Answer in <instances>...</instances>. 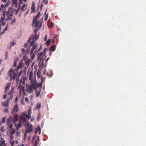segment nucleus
<instances>
[{"mask_svg":"<svg viewBox=\"0 0 146 146\" xmlns=\"http://www.w3.org/2000/svg\"><path fill=\"white\" fill-rule=\"evenodd\" d=\"M40 13V12L39 11L37 15L35 16L33 18V25H34V27H36L38 25H39L38 27L36 28L34 30V33L36 34V32L37 31L40 29L42 26V24H40V22L38 20V19L39 18Z\"/></svg>","mask_w":146,"mask_h":146,"instance_id":"obj_1","label":"nucleus"},{"mask_svg":"<svg viewBox=\"0 0 146 146\" xmlns=\"http://www.w3.org/2000/svg\"><path fill=\"white\" fill-rule=\"evenodd\" d=\"M38 86L37 82H32V83H31L27 87L26 91L29 94H32L33 92V88L34 90H36L38 88Z\"/></svg>","mask_w":146,"mask_h":146,"instance_id":"obj_2","label":"nucleus"},{"mask_svg":"<svg viewBox=\"0 0 146 146\" xmlns=\"http://www.w3.org/2000/svg\"><path fill=\"white\" fill-rule=\"evenodd\" d=\"M39 37L38 35L36 34L35 35H31L29 39L27 40L28 43H30V46H33L35 44V41Z\"/></svg>","mask_w":146,"mask_h":146,"instance_id":"obj_3","label":"nucleus"},{"mask_svg":"<svg viewBox=\"0 0 146 146\" xmlns=\"http://www.w3.org/2000/svg\"><path fill=\"white\" fill-rule=\"evenodd\" d=\"M35 45L33 46V47L31 48L30 52V54L31 55H32V58L33 56V57L35 55H36L37 53L38 52H39L42 48V45L41 44L39 48V49L38 50L36 49V48L38 47V44L37 43H36L34 44Z\"/></svg>","mask_w":146,"mask_h":146,"instance_id":"obj_4","label":"nucleus"},{"mask_svg":"<svg viewBox=\"0 0 146 146\" xmlns=\"http://www.w3.org/2000/svg\"><path fill=\"white\" fill-rule=\"evenodd\" d=\"M16 70H14L12 68H11L8 71L7 74L10 76L11 80H15L17 75V73L15 72Z\"/></svg>","mask_w":146,"mask_h":146,"instance_id":"obj_5","label":"nucleus"},{"mask_svg":"<svg viewBox=\"0 0 146 146\" xmlns=\"http://www.w3.org/2000/svg\"><path fill=\"white\" fill-rule=\"evenodd\" d=\"M25 125L26 126V128L25 133H30L32 131V126L31 125H30L29 123H28L27 124H25Z\"/></svg>","mask_w":146,"mask_h":146,"instance_id":"obj_6","label":"nucleus"},{"mask_svg":"<svg viewBox=\"0 0 146 146\" xmlns=\"http://www.w3.org/2000/svg\"><path fill=\"white\" fill-rule=\"evenodd\" d=\"M21 81L20 82V84L18 87L17 88L18 89H19V93L20 94H21L22 92H23L24 94H25V87L24 86L21 85Z\"/></svg>","mask_w":146,"mask_h":146,"instance_id":"obj_7","label":"nucleus"},{"mask_svg":"<svg viewBox=\"0 0 146 146\" xmlns=\"http://www.w3.org/2000/svg\"><path fill=\"white\" fill-rule=\"evenodd\" d=\"M5 13V15H6L7 16V19H5V17H4V20L5 21H7L8 20L9 21L11 20L12 18V17H10V13H9V10L7 11H4L3 13Z\"/></svg>","mask_w":146,"mask_h":146,"instance_id":"obj_8","label":"nucleus"},{"mask_svg":"<svg viewBox=\"0 0 146 146\" xmlns=\"http://www.w3.org/2000/svg\"><path fill=\"white\" fill-rule=\"evenodd\" d=\"M2 15L3 17L1 18L0 20V26H1V25L4 26L5 24V22L3 21V20H4V17H5V13H3Z\"/></svg>","mask_w":146,"mask_h":146,"instance_id":"obj_9","label":"nucleus"},{"mask_svg":"<svg viewBox=\"0 0 146 146\" xmlns=\"http://www.w3.org/2000/svg\"><path fill=\"white\" fill-rule=\"evenodd\" d=\"M29 80L31 81V83H32V82H37L36 80H33V72L32 71H31L29 73Z\"/></svg>","mask_w":146,"mask_h":146,"instance_id":"obj_10","label":"nucleus"},{"mask_svg":"<svg viewBox=\"0 0 146 146\" xmlns=\"http://www.w3.org/2000/svg\"><path fill=\"white\" fill-rule=\"evenodd\" d=\"M24 116L22 114L21 115L19 116L20 119L21 120L24 122H26L27 121V118Z\"/></svg>","mask_w":146,"mask_h":146,"instance_id":"obj_11","label":"nucleus"},{"mask_svg":"<svg viewBox=\"0 0 146 146\" xmlns=\"http://www.w3.org/2000/svg\"><path fill=\"white\" fill-rule=\"evenodd\" d=\"M19 111V109L18 106L16 104L14 106L13 109L12 111V114H13L14 112H17Z\"/></svg>","mask_w":146,"mask_h":146,"instance_id":"obj_12","label":"nucleus"},{"mask_svg":"<svg viewBox=\"0 0 146 146\" xmlns=\"http://www.w3.org/2000/svg\"><path fill=\"white\" fill-rule=\"evenodd\" d=\"M8 10L9 11V13H10V17H12L14 12L15 11V9H12L9 7L8 9Z\"/></svg>","mask_w":146,"mask_h":146,"instance_id":"obj_13","label":"nucleus"},{"mask_svg":"<svg viewBox=\"0 0 146 146\" xmlns=\"http://www.w3.org/2000/svg\"><path fill=\"white\" fill-rule=\"evenodd\" d=\"M26 5L25 3H24L23 5L22 6L21 8V13H20L19 16H20L21 13L22 11H25L26 9V8H25Z\"/></svg>","mask_w":146,"mask_h":146,"instance_id":"obj_14","label":"nucleus"},{"mask_svg":"<svg viewBox=\"0 0 146 146\" xmlns=\"http://www.w3.org/2000/svg\"><path fill=\"white\" fill-rule=\"evenodd\" d=\"M9 101L7 100L5 101L4 103L3 104V106L5 107H7L9 106Z\"/></svg>","mask_w":146,"mask_h":146,"instance_id":"obj_15","label":"nucleus"},{"mask_svg":"<svg viewBox=\"0 0 146 146\" xmlns=\"http://www.w3.org/2000/svg\"><path fill=\"white\" fill-rule=\"evenodd\" d=\"M56 46L55 44L51 46L49 48V51L50 52L52 51V52L56 50Z\"/></svg>","mask_w":146,"mask_h":146,"instance_id":"obj_16","label":"nucleus"},{"mask_svg":"<svg viewBox=\"0 0 146 146\" xmlns=\"http://www.w3.org/2000/svg\"><path fill=\"white\" fill-rule=\"evenodd\" d=\"M12 117L11 116H10L9 117L7 118V120L6 121V123L7 125H8L9 123H10L12 121Z\"/></svg>","mask_w":146,"mask_h":146,"instance_id":"obj_17","label":"nucleus"},{"mask_svg":"<svg viewBox=\"0 0 146 146\" xmlns=\"http://www.w3.org/2000/svg\"><path fill=\"white\" fill-rule=\"evenodd\" d=\"M31 12H35V7L34 1H33L31 7Z\"/></svg>","mask_w":146,"mask_h":146,"instance_id":"obj_18","label":"nucleus"},{"mask_svg":"<svg viewBox=\"0 0 146 146\" xmlns=\"http://www.w3.org/2000/svg\"><path fill=\"white\" fill-rule=\"evenodd\" d=\"M22 63L21 62H19V64L18 65L17 67V70H16L17 72H18V70H19L21 68H22Z\"/></svg>","mask_w":146,"mask_h":146,"instance_id":"obj_19","label":"nucleus"},{"mask_svg":"<svg viewBox=\"0 0 146 146\" xmlns=\"http://www.w3.org/2000/svg\"><path fill=\"white\" fill-rule=\"evenodd\" d=\"M11 84V83L10 82H8L7 83V85L5 88V91H8L10 88Z\"/></svg>","mask_w":146,"mask_h":146,"instance_id":"obj_20","label":"nucleus"},{"mask_svg":"<svg viewBox=\"0 0 146 146\" xmlns=\"http://www.w3.org/2000/svg\"><path fill=\"white\" fill-rule=\"evenodd\" d=\"M22 114L24 115V116L27 118L28 119H29L31 117V115H29V114H27V112L26 111L24 113Z\"/></svg>","mask_w":146,"mask_h":146,"instance_id":"obj_21","label":"nucleus"},{"mask_svg":"<svg viewBox=\"0 0 146 146\" xmlns=\"http://www.w3.org/2000/svg\"><path fill=\"white\" fill-rule=\"evenodd\" d=\"M35 91L36 93V97H38L40 95L41 89L37 91V90H36Z\"/></svg>","mask_w":146,"mask_h":146,"instance_id":"obj_22","label":"nucleus"},{"mask_svg":"<svg viewBox=\"0 0 146 146\" xmlns=\"http://www.w3.org/2000/svg\"><path fill=\"white\" fill-rule=\"evenodd\" d=\"M14 87H13L11 88V91H9V95H10V94L13 95V94L14 92Z\"/></svg>","mask_w":146,"mask_h":146,"instance_id":"obj_23","label":"nucleus"},{"mask_svg":"<svg viewBox=\"0 0 146 146\" xmlns=\"http://www.w3.org/2000/svg\"><path fill=\"white\" fill-rule=\"evenodd\" d=\"M39 136H38L37 140H36L35 142L34 146H37L38 145L39 143Z\"/></svg>","mask_w":146,"mask_h":146,"instance_id":"obj_24","label":"nucleus"},{"mask_svg":"<svg viewBox=\"0 0 146 146\" xmlns=\"http://www.w3.org/2000/svg\"><path fill=\"white\" fill-rule=\"evenodd\" d=\"M46 74L49 76L52 77L53 74V73L51 70H50L49 72L46 73Z\"/></svg>","mask_w":146,"mask_h":146,"instance_id":"obj_25","label":"nucleus"},{"mask_svg":"<svg viewBox=\"0 0 146 146\" xmlns=\"http://www.w3.org/2000/svg\"><path fill=\"white\" fill-rule=\"evenodd\" d=\"M41 104L40 103L38 102L36 105V107L35 108V109H37L39 110L41 107Z\"/></svg>","mask_w":146,"mask_h":146,"instance_id":"obj_26","label":"nucleus"},{"mask_svg":"<svg viewBox=\"0 0 146 146\" xmlns=\"http://www.w3.org/2000/svg\"><path fill=\"white\" fill-rule=\"evenodd\" d=\"M22 127L21 124L20 122L17 124L16 125V128L17 130H18L19 129V128L21 127Z\"/></svg>","mask_w":146,"mask_h":146,"instance_id":"obj_27","label":"nucleus"},{"mask_svg":"<svg viewBox=\"0 0 146 146\" xmlns=\"http://www.w3.org/2000/svg\"><path fill=\"white\" fill-rule=\"evenodd\" d=\"M0 143L3 144V145L5 144V141L4 140V138L1 137L0 139Z\"/></svg>","mask_w":146,"mask_h":146,"instance_id":"obj_28","label":"nucleus"},{"mask_svg":"<svg viewBox=\"0 0 146 146\" xmlns=\"http://www.w3.org/2000/svg\"><path fill=\"white\" fill-rule=\"evenodd\" d=\"M42 58H41L40 60V62H41V61H42V62L40 66V68H41V69H42L44 66V63L43 62V59H42Z\"/></svg>","mask_w":146,"mask_h":146,"instance_id":"obj_29","label":"nucleus"},{"mask_svg":"<svg viewBox=\"0 0 146 146\" xmlns=\"http://www.w3.org/2000/svg\"><path fill=\"white\" fill-rule=\"evenodd\" d=\"M51 42V40L50 39H49L46 41V42L45 43V44L47 46H48L50 45V42Z\"/></svg>","mask_w":146,"mask_h":146,"instance_id":"obj_30","label":"nucleus"},{"mask_svg":"<svg viewBox=\"0 0 146 146\" xmlns=\"http://www.w3.org/2000/svg\"><path fill=\"white\" fill-rule=\"evenodd\" d=\"M43 54V52H40L38 54V59H39L41 57V56H42Z\"/></svg>","mask_w":146,"mask_h":146,"instance_id":"obj_31","label":"nucleus"},{"mask_svg":"<svg viewBox=\"0 0 146 146\" xmlns=\"http://www.w3.org/2000/svg\"><path fill=\"white\" fill-rule=\"evenodd\" d=\"M11 130L10 131V133L11 134L13 135L14 134L15 132V129L13 128H12L11 129H10Z\"/></svg>","mask_w":146,"mask_h":146,"instance_id":"obj_32","label":"nucleus"},{"mask_svg":"<svg viewBox=\"0 0 146 146\" xmlns=\"http://www.w3.org/2000/svg\"><path fill=\"white\" fill-rule=\"evenodd\" d=\"M43 83L42 82H40L38 84V87H39V90H41L42 87V84Z\"/></svg>","mask_w":146,"mask_h":146,"instance_id":"obj_33","label":"nucleus"},{"mask_svg":"<svg viewBox=\"0 0 146 146\" xmlns=\"http://www.w3.org/2000/svg\"><path fill=\"white\" fill-rule=\"evenodd\" d=\"M10 96L9 97H8L7 98V100H8L9 101L12 99L13 98V95L10 94Z\"/></svg>","mask_w":146,"mask_h":146,"instance_id":"obj_34","label":"nucleus"},{"mask_svg":"<svg viewBox=\"0 0 146 146\" xmlns=\"http://www.w3.org/2000/svg\"><path fill=\"white\" fill-rule=\"evenodd\" d=\"M21 81V85L24 86L25 84V78H23L22 81H21Z\"/></svg>","mask_w":146,"mask_h":146,"instance_id":"obj_35","label":"nucleus"},{"mask_svg":"<svg viewBox=\"0 0 146 146\" xmlns=\"http://www.w3.org/2000/svg\"><path fill=\"white\" fill-rule=\"evenodd\" d=\"M18 60H15L14 62V64L13 66V67H15L17 66V63L18 61Z\"/></svg>","mask_w":146,"mask_h":146,"instance_id":"obj_36","label":"nucleus"},{"mask_svg":"<svg viewBox=\"0 0 146 146\" xmlns=\"http://www.w3.org/2000/svg\"><path fill=\"white\" fill-rule=\"evenodd\" d=\"M30 62V59H29L28 61H26L25 62V64L27 66H28L29 63Z\"/></svg>","mask_w":146,"mask_h":146,"instance_id":"obj_37","label":"nucleus"},{"mask_svg":"<svg viewBox=\"0 0 146 146\" xmlns=\"http://www.w3.org/2000/svg\"><path fill=\"white\" fill-rule=\"evenodd\" d=\"M20 5L19 6L17 9L16 10H15V11H16V15H17L18 14V12H19V11L20 9Z\"/></svg>","mask_w":146,"mask_h":146,"instance_id":"obj_38","label":"nucleus"},{"mask_svg":"<svg viewBox=\"0 0 146 146\" xmlns=\"http://www.w3.org/2000/svg\"><path fill=\"white\" fill-rule=\"evenodd\" d=\"M7 125L9 127V128L10 129L12 128L13 125L12 123H9V125Z\"/></svg>","mask_w":146,"mask_h":146,"instance_id":"obj_39","label":"nucleus"},{"mask_svg":"<svg viewBox=\"0 0 146 146\" xmlns=\"http://www.w3.org/2000/svg\"><path fill=\"white\" fill-rule=\"evenodd\" d=\"M12 121H13V122L14 123H15L17 121V119L16 118L13 117V119L12 118Z\"/></svg>","mask_w":146,"mask_h":146,"instance_id":"obj_40","label":"nucleus"},{"mask_svg":"<svg viewBox=\"0 0 146 146\" xmlns=\"http://www.w3.org/2000/svg\"><path fill=\"white\" fill-rule=\"evenodd\" d=\"M16 44V42H13L12 43H10L9 44L10 47L11 48L12 46H13Z\"/></svg>","mask_w":146,"mask_h":146,"instance_id":"obj_41","label":"nucleus"},{"mask_svg":"<svg viewBox=\"0 0 146 146\" xmlns=\"http://www.w3.org/2000/svg\"><path fill=\"white\" fill-rule=\"evenodd\" d=\"M7 26H8V25H7L6 27L5 28V29H4L3 30V32L2 33H1V35L3 34L4 33H5V31L7 30Z\"/></svg>","mask_w":146,"mask_h":146,"instance_id":"obj_42","label":"nucleus"},{"mask_svg":"<svg viewBox=\"0 0 146 146\" xmlns=\"http://www.w3.org/2000/svg\"><path fill=\"white\" fill-rule=\"evenodd\" d=\"M40 117V113H38L37 116V121H39Z\"/></svg>","mask_w":146,"mask_h":146,"instance_id":"obj_43","label":"nucleus"},{"mask_svg":"<svg viewBox=\"0 0 146 146\" xmlns=\"http://www.w3.org/2000/svg\"><path fill=\"white\" fill-rule=\"evenodd\" d=\"M8 54V52L7 51L6 52L5 55V60H6L7 59V58Z\"/></svg>","mask_w":146,"mask_h":146,"instance_id":"obj_44","label":"nucleus"},{"mask_svg":"<svg viewBox=\"0 0 146 146\" xmlns=\"http://www.w3.org/2000/svg\"><path fill=\"white\" fill-rule=\"evenodd\" d=\"M43 2L45 4H47L48 3V0H43Z\"/></svg>","mask_w":146,"mask_h":146,"instance_id":"obj_45","label":"nucleus"},{"mask_svg":"<svg viewBox=\"0 0 146 146\" xmlns=\"http://www.w3.org/2000/svg\"><path fill=\"white\" fill-rule=\"evenodd\" d=\"M37 76L39 78H40L41 76L40 75V73L39 72H38L37 74Z\"/></svg>","mask_w":146,"mask_h":146,"instance_id":"obj_46","label":"nucleus"},{"mask_svg":"<svg viewBox=\"0 0 146 146\" xmlns=\"http://www.w3.org/2000/svg\"><path fill=\"white\" fill-rule=\"evenodd\" d=\"M43 56H42L41 58H42V59H43V60L44 59H45L46 57V55L45 53H43Z\"/></svg>","mask_w":146,"mask_h":146,"instance_id":"obj_47","label":"nucleus"},{"mask_svg":"<svg viewBox=\"0 0 146 146\" xmlns=\"http://www.w3.org/2000/svg\"><path fill=\"white\" fill-rule=\"evenodd\" d=\"M37 129L38 131H39V134H40V133L41 132V129L40 128V127L39 126H38L37 127Z\"/></svg>","mask_w":146,"mask_h":146,"instance_id":"obj_48","label":"nucleus"},{"mask_svg":"<svg viewBox=\"0 0 146 146\" xmlns=\"http://www.w3.org/2000/svg\"><path fill=\"white\" fill-rule=\"evenodd\" d=\"M45 78L43 77H42L41 78V82L42 83H43L44 81L45 80Z\"/></svg>","mask_w":146,"mask_h":146,"instance_id":"obj_49","label":"nucleus"},{"mask_svg":"<svg viewBox=\"0 0 146 146\" xmlns=\"http://www.w3.org/2000/svg\"><path fill=\"white\" fill-rule=\"evenodd\" d=\"M28 114L30 115H31V109H29L28 111Z\"/></svg>","mask_w":146,"mask_h":146,"instance_id":"obj_50","label":"nucleus"},{"mask_svg":"<svg viewBox=\"0 0 146 146\" xmlns=\"http://www.w3.org/2000/svg\"><path fill=\"white\" fill-rule=\"evenodd\" d=\"M6 118L5 117H3L2 119V122L3 123H4L5 121Z\"/></svg>","mask_w":146,"mask_h":146,"instance_id":"obj_51","label":"nucleus"},{"mask_svg":"<svg viewBox=\"0 0 146 146\" xmlns=\"http://www.w3.org/2000/svg\"><path fill=\"white\" fill-rule=\"evenodd\" d=\"M14 117H13L16 118L17 119L18 118V115L17 114H14Z\"/></svg>","mask_w":146,"mask_h":146,"instance_id":"obj_52","label":"nucleus"},{"mask_svg":"<svg viewBox=\"0 0 146 146\" xmlns=\"http://www.w3.org/2000/svg\"><path fill=\"white\" fill-rule=\"evenodd\" d=\"M25 102H27V103H28L29 102V100L28 99V98L27 97H26L25 98Z\"/></svg>","mask_w":146,"mask_h":146,"instance_id":"obj_53","label":"nucleus"},{"mask_svg":"<svg viewBox=\"0 0 146 146\" xmlns=\"http://www.w3.org/2000/svg\"><path fill=\"white\" fill-rule=\"evenodd\" d=\"M7 94H5L3 96V98L4 99H5L7 98Z\"/></svg>","mask_w":146,"mask_h":146,"instance_id":"obj_54","label":"nucleus"},{"mask_svg":"<svg viewBox=\"0 0 146 146\" xmlns=\"http://www.w3.org/2000/svg\"><path fill=\"white\" fill-rule=\"evenodd\" d=\"M15 21H16V19L15 18L12 20V22H11V24L14 23L15 22Z\"/></svg>","mask_w":146,"mask_h":146,"instance_id":"obj_55","label":"nucleus"},{"mask_svg":"<svg viewBox=\"0 0 146 146\" xmlns=\"http://www.w3.org/2000/svg\"><path fill=\"white\" fill-rule=\"evenodd\" d=\"M18 100V97L17 96L15 99V103H16V104H17V102Z\"/></svg>","mask_w":146,"mask_h":146,"instance_id":"obj_56","label":"nucleus"},{"mask_svg":"<svg viewBox=\"0 0 146 146\" xmlns=\"http://www.w3.org/2000/svg\"><path fill=\"white\" fill-rule=\"evenodd\" d=\"M50 26L51 27H53L54 26V24L52 22H51L50 24Z\"/></svg>","mask_w":146,"mask_h":146,"instance_id":"obj_57","label":"nucleus"},{"mask_svg":"<svg viewBox=\"0 0 146 146\" xmlns=\"http://www.w3.org/2000/svg\"><path fill=\"white\" fill-rule=\"evenodd\" d=\"M4 111L6 113H7L8 112V109L7 108H6L4 110Z\"/></svg>","mask_w":146,"mask_h":146,"instance_id":"obj_58","label":"nucleus"},{"mask_svg":"<svg viewBox=\"0 0 146 146\" xmlns=\"http://www.w3.org/2000/svg\"><path fill=\"white\" fill-rule=\"evenodd\" d=\"M12 2L13 3L16 4L17 3V1L15 0H12Z\"/></svg>","mask_w":146,"mask_h":146,"instance_id":"obj_59","label":"nucleus"},{"mask_svg":"<svg viewBox=\"0 0 146 146\" xmlns=\"http://www.w3.org/2000/svg\"><path fill=\"white\" fill-rule=\"evenodd\" d=\"M28 44L27 43H25L24 44L23 46L24 48H25L28 46Z\"/></svg>","mask_w":146,"mask_h":146,"instance_id":"obj_60","label":"nucleus"},{"mask_svg":"<svg viewBox=\"0 0 146 146\" xmlns=\"http://www.w3.org/2000/svg\"><path fill=\"white\" fill-rule=\"evenodd\" d=\"M14 144V141H12L11 143V144L12 146H13V145Z\"/></svg>","mask_w":146,"mask_h":146,"instance_id":"obj_61","label":"nucleus"},{"mask_svg":"<svg viewBox=\"0 0 146 146\" xmlns=\"http://www.w3.org/2000/svg\"><path fill=\"white\" fill-rule=\"evenodd\" d=\"M46 39H47V35H46L45 36L44 38V40L45 41H46Z\"/></svg>","mask_w":146,"mask_h":146,"instance_id":"obj_62","label":"nucleus"},{"mask_svg":"<svg viewBox=\"0 0 146 146\" xmlns=\"http://www.w3.org/2000/svg\"><path fill=\"white\" fill-rule=\"evenodd\" d=\"M48 18V14H47L46 16V17H45V20L46 21Z\"/></svg>","mask_w":146,"mask_h":146,"instance_id":"obj_63","label":"nucleus"},{"mask_svg":"<svg viewBox=\"0 0 146 146\" xmlns=\"http://www.w3.org/2000/svg\"><path fill=\"white\" fill-rule=\"evenodd\" d=\"M10 137L11 138V139H13V137L11 135H10Z\"/></svg>","mask_w":146,"mask_h":146,"instance_id":"obj_64","label":"nucleus"}]
</instances>
